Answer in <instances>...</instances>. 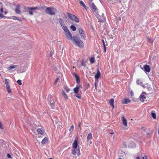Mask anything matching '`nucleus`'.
Returning <instances> with one entry per match:
<instances>
[{
	"label": "nucleus",
	"mask_w": 159,
	"mask_h": 159,
	"mask_svg": "<svg viewBox=\"0 0 159 159\" xmlns=\"http://www.w3.org/2000/svg\"><path fill=\"white\" fill-rule=\"evenodd\" d=\"M72 41L78 47L82 48L84 47V43L80 39L79 37L76 36H73V37Z\"/></svg>",
	"instance_id": "nucleus-1"
},
{
	"label": "nucleus",
	"mask_w": 159,
	"mask_h": 159,
	"mask_svg": "<svg viewBox=\"0 0 159 159\" xmlns=\"http://www.w3.org/2000/svg\"><path fill=\"white\" fill-rule=\"evenodd\" d=\"M45 11L47 14L51 15H54L55 13V9L51 7H47Z\"/></svg>",
	"instance_id": "nucleus-2"
},
{
	"label": "nucleus",
	"mask_w": 159,
	"mask_h": 159,
	"mask_svg": "<svg viewBox=\"0 0 159 159\" xmlns=\"http://www.w3.org/2000/svg\"><path fill=\"white\" fill-rule=\"evenodd\" d=\"M67 15L71 20L75 21L76 22H79V20L76 16L68 12L67 13Z\"/></svg>",
	"instance_id": "nucleus-3"
},
{
	"label": "nucleus",
	"mask_w": 159,
	"mask_h": 159,
	"mask_svg": "<svg viewBox=\"0 0 159 159\" xmlns=\"http://www.w3.org/2000/svg\"><path fill=\"white\" fill-rule=\"evenodd\" d=\"M48 100L50 104L51 107L52 109L54 107V101L53 98L51 96H50L48 97Z\"/></svg>",
	"instance_id": "nucleus-4"
},
{
	"label": "nucleus",
	"mask_w": 159,
	"mask_h": 159,
	"mask_svg": "<svg viewBox=\"0 0 159 159\" xmlns=\"http://www.w3.org/2000/svg\"><path fill=\"white\" fill-rule=\"evenodd\" d=\"M65 34L66 35V38L69 40H73V37L71 34L70 32L69 31H68L65 32Z\"/></svg>",
	"instance_id": "nucleus-5"
},
{
	"label": "nucleus",
	"mask_w": 159,
	"mask_h": 159,
	"mask_svg": "<svg viewBox=\"0 0 159 159\" xmlns=\"http://www.w3.org/2000/svg\"><path fill=\"white\" fill-rule=\"evenodd\" d=\"M91 8V9L94 12L97 13L98 9L93 3L89 4Z\"/></svg>",
	"instance_id": "nucleus-6"
},
{
	"label": "nucleus",
	"mask_w": 159,
	"mask_h": 159,
	"mask_svg": "<svg viewBox=\"0 0 159 159\" xmlns=\"http://www.w3.org/2000/svg\"><path fill=\"white\" fill-rule=\"evenodd\" d=\"M146 94V93L145 92H143L140 95L139 98L141 102H144V100L146 99V97L145 96V95Z\"/></svg>",
	"instance_id": "nucleus-7"
},
{
	"label": "nucleus",
	"mask_w": 159,
	"mask_h": 159,
	"mask_svg": "<svg viewBox=\"0 0 159 159\" xmlns=\"http://www.w3.org/2000/svg\"><path fill=\"white\" fill-rule=\"evenodd\" d=\"M72 153L74 155H75L77 154L78 156L80 154V150L79 149H77L76 148H73L72 150Z\"/></svg>",
	"instance_id": "nucleus-8"
},
{
	"label": "nucleus",
	"mask_w": 159,
	"mask_h": 159,
	"mask_svg": "<svg viewBox=\"0 0 159 159\" xmlns=\"http://www.w3.org/2000/svg\"><path fill=\"white\" fill-rule=\"evenodd\" d=\"M7 143L3 140H0V148H5Z\"/></svg>",
	"instance_id": "nucleus-9"
},
{
	"label": "nucleus",
	"mask_w": 159,
	"mask_h": 159,
	"mask_svg": "<svg viewBox=\"0 0 159 159\" xmlns=\"http://www.w3.org/2000/svg\"><path fill=\"white\" fill-rule=\"evenodd\" d=\"M144 70L146 72H149L150 71V69L149 66L147 65H145L144 66Z\"/></svg>",
	"instance_id": "nucleus-10"
},
{
	"label": "nucleus",
	"mask_w": 159,
	"mask_h": 159,
	"mask_svg": "<svg viewBox=\"0 0 159 159\" xmlns=\"http://www.w3.org/2000/svg\"><path fill=\"white\" fill-rule=\"evenodd\" d=\"M37 131L38 133L41 135H43L44 134V131L43 128H39L38 129Z\"/></svg>",
	"instance_id": "nucleus-11"
},
{
	"label": "nucleus",
	"mask_w": 159,
	"mask_h": 159,
	"mask_svg": "<svg viewBox=\"0 0 159 159\" xmlns=\"http://www.w3.org/2000/svg\"><path fill=\"white\" fill-rule=\"evenodd\" d=\"M15 12L17 14H19L20 13V6L18 5L16 6V8L15 10Z\"/></svg>",
	"instance_id": "nucleus-12"
},
{
	"label": "nucleus",
	"mask_w": 159,
	"mask_h": 159,
	"mask_svg": "<svg viewBox=\"0 0 159 159\" xmlns=\"http://www.w3.org/2000/svg\"><path fill=\"white\" fill-rule=\"evenodd\" d=\"M122 122L124 125L125 126H127V120L125 118L124 116H123L122 117Z\"/></svg>",
	"instance_id": "nucleus-13"
},
{
	"label": "nucleus",
	"mask_w": 159,
	"mask_h": 159,
	"mask_svg": "<svg viewBox=\"0 0 159 159\" xmlns=\"http://www.w3.org/2000/svg\"><path fill=\"white\" fill-rule=\"evenodd\" d=\"M78 145V141L77 140H75L72 146L73 148H76Z\"/></svg>",
	"instance_id": "nucleus-14"
},
{
	"label": "nucleus",
	"mask_w": 159,
	"mask_h": 159,
	"mask_svg": "<svg viewBox=\"0 0 159 159\" xmlns=\"http://www.w3.org/2000/svg\"><path fill=\"white\" fill-rule=\"evenodd\" d=\"M58 21L61 26L65 25V23L64 22V20L62 18H59Z\"/></svg>",
	"instance_id": "nucleus-15"
},
{
	"label": "nucleus",
	"mask_w": 159,
	"mask_h": 159,
	"mask_svg": "<svg viewBox=\"0 0 159 159\" xmlns=\"http://www.w3.org/2000/svg\"><path fill=\"white\" fill-rule=\"evenodd\" d=\"M62 96L64 97L65 100H66L68 98L67 94L65 93L64 90H62Z\"/></svg>",
	"instance_id": "nucleus-16"
},
{
	"label": "nucleus",
	"mask_w": 159,
	"mask_h": 159,
	"mask_svg": "<svg viewBox=\"0 0 159 159\" xmlns=\"http://www.w3.org/2000/svg\"><path fill=\"white\" fill-rule=\"evenodd\" d=\"M100 75V71L99 70H98L95 76V79L96 80H98L99 77Z\"/></svg>",
	"instance_id": "nucleus-17"
},
{
	"label": "nucleus",
	"mask_w": 159,
	"mask_h": 159,
	"mask_svg": "<svg viewBox=\"0 0 159 159\" xmlns=\"http://www.w3.org/2000/svg\"><path fill=\"white\" fill-rule=\"evenodd\" d=\"M8 18H10L11 19H12L15 20H19L20 21H22L21 20V19H19V18H18V17H16V16H11V17H8Z\"/></svg>",
	"instance_id": "nucleus-18"
},
{
	"label": "nucleus",
	"mask_w": 159,
	"mask_h": 159,
	"mask_svg": "<svg viewBox=\"0 0 159 159\" xmlns=\"http://www.w3.org/2000/svg\"><path fill=\"white\" fill-rule=\"evenodd\" d=\"M92 135L91 133H89L87 136V141H89L92 139Z\"/></svg>",
	"instance_id": "nucleus-19"
},
{
	"label": "nucleus",
	"mask_w": 159,
	"mask_h": 159,
	"mask_svg": "<svg viewBox=\"0 0 159 159\" xmlns=\"http://www.w3.org/2000/svg\"><path fill=\"white\" fill-rule=\"evenodd\" d=\"M130 102V100L128 99H125L124 100L122 101V103L123 104H127Z\"/></svg>",
	"instance_id": "nucleus-20"
},
{
	"label": "nucleus",
	"mask_w": 159,
	"mask_h": 159,
	"mask_svg": "<svg viewBox=\"0 0 159 159\" xmlns=\"http://www.w3.org/2000/svg\"><path fill=\"white\" fill-rule=\"evenodd\" d=\"M48 139L47 138L45 137L44 138L42 141L41 143L42 144H46L48 143Z\"/></svg>",
	"instance_id": "nucleus-21"
},
{
	"label": "nucleus",
	"mask_w": 159,
	"mask_h": 159,
	"mask_svg": "<svg viewBox=\"0 0 159 159\" xmlns=\"http://www.w3.org/2000/svg\"><path fill=\"white\" fill-rule=\"evenodd\" d=\"M151 115L153 119H155L156 118V116L154 111H152Z\"/></svg>",
	"instance_id": "nucleus-22"
},
{
	"label": "nucleus",
	"mask_w": 159,
	"mask_h": 159,
	"mask_svg": "<svg viewBox=\"0 0 159 159\" xmlns=\"http://www.w3.org/2000/svg\"><path fill=\"white\" fill-rule=\"evenodd\" d=\"M110 103L111 105L113 107V108H114V100L113 99H111L110 100Z\"/></svg>",
	"instance_id": "nucleus-23"
},
{
	"label": "nucleus",
	"mask_w": 159,
	"mask_h": 159,
	"mask_svg": "<svg viewBox=\"0 0 159 159\" xmlns=\"http://www.w3.org/2000/svg\"><path fill=\"white\" fill-rule=\"evenodd\" d=\"M61 27H62L63 30L65 32H66L68 31H69L68 29L67 28V27L66 26H65V25L62 26Z\"/></svg>",
	"instance_id": "nucleus-24"
},
{
	"label": "nucleus",
	"mask_w": 159,
	"mask_h": 159,
	"mask_svg": "<svg viewBox=\"0 0 159 159\" xmlns=\"http://www.w3.org/2000/svg\"><path fill=\"white\" fill-rule=\"evenodd\" d=\"M80 89V88L78 86H77L76 87L74 88L73 89V90L75 93H78V92L79 91V90Z\"/></svg>",
	"instance_id": "nucleus-25"
},
{
	"label": "nucleus",
	"mask_w": 159,
	"mask_h": 159,
	"mask_svg": "<svg viewBox=\"0 0 159 159\" xmlns=\"http://www.w3.org/2000/svg\"><path fill=\"white\" fill-rule=\"evenodd\" d=\"M80 3L81 5H82L85 9L87 10V7L83 1H80Z\"/></svg>",
	"instance_id": "nucleus-26"
},
{
	"label": "nucleus",
	"mask_w": 159,
	"mask_h": 159,
	"mask_svg": "<svg viewBox=\"0 0 159 159\" xmlns=\"http://www.w3.org/2000/svg\"><path fill=\"white\" fill-rule=\"evenodd\" d=\"M24 9L25 11L29 12L30 11V7H24Z\"/></svg>",
	"instance_id": "nucleus-27"
},
{
	"label": "nucleus",
	"mask_w": 159,
	"mask_h": 159,
	"mask_svg": "<svg viewBox=\"0 0 159 159\" xmlns=\"http://www.w3.org/2000/svg\"><path fill=\"white\" fill-rule=\"evenodd\" d=\"M74 126L73 125H72L71 126L70 128L69 129V130L70 133L72 132L74 129Z\"/></svg>",
	"instance_id": "nucleus-28"
},
{
	"label": "nucleus",
	"mask_w": 159,
	"mask_h": 159,
	"mask_svg": "<svg viewBox=\"0 0 159 159\" xmlns=\"http://www.w3.org/2000/svg\"><path fill=\"white\" fill-rule=\"evenodd\" d=\"M89 60L90 63L91 64H93L94 62L95 61L94 58L93 57H92L89 59Z\"/></svg>",
	"instance_id": "nucleus-29"
},
{
	"label": "nucleus",
	"mask_w": 159,
	"mask_h": 159,
	"mask_svg": "<svg viewBox=\"0 0 159 159\" xmlns=\"http://www.w3.org/2000/svg\"><path fill=\"white\" fill-rule=\"evenodd\" d=\"M74 96L79 99H80L81 98V96L79 95L78 94V93H75Z\"/></svg>",
	"instance_id": "nucleus-30"
},
{
	"label": "nucleus",
	"mask_w": 159,
	"mask_h": 159,
	"mask_svg": "<svg viewBox=\"0 0 159 159\" xmlns=\"http://www.w3.org/2000/svg\"><path fill=\"white\" fill-rule=\"evenodd\" d=\"M17 66H16V65L10 66L9 67L8 69L9 70H11L12 69L15 68V67H16Z\"/></svg>",
	"instance_id": "nucleus-31"
},
{
	"label": "nucleus",
	"mask_w": 159,
	"mask_h": 159,
	"mask_svg": "<svg viewBox=\"0 0 159 159\" xmlns=\"http://www.w3.org/2000/svg\"><path fill=\"white\" fill-rule=\"evenodd\" d=\"M5 83L6 86V87H10L9 84V83L8 81V80L7 79H5Z\"/></svg>",
	"instance_id": "nucleus-32"
},
{
	"label": "nucleus",
	"mask_w": 159,
	"mask_h": 159,
	"mask_svg": "<svg viewBox=\"0 0 159 159\" xmlns=\"http://www.w3.org/2000/svg\"><path fill=\"white\" fill-rule=\"evenodd\" d=\"M64 88L65 89L66 91V93H68L69 92L70 89L69 88H68L67 86H65L64 87Z\"/></svg>",
	"instance_id": "nucleus-33"
},
{
	"label": "nucleus",
	"mask_w": 159,
	"mask_h": 159,
	"mask_svg": "<svg viewBox=\"0 0 159 159\" xmlns=\"http://www.w3.org/2000/svg\"><path fill=\"white\" fill-rule=\"evenodd\" d=\"M78 30L80 34L84 33V30L81 28H79Z\"/></svg>",
	"instance_id": "nucleus-34"
},
{
	"label": "nucleus",
	"mask_w": 159,
	"mask_h": 159,
	"mask_svg": "<svg viewBox=\"0 0 159 159\" xmlns=\"http://www.w3.org/2000/svg\"><path fill=\"white\" fill-rule=\"evenodd\" d=\"M70 28L74 31H75L76 30V27L73 25H71L70 26Z\"/></svg>",
	"instance_id": "nucleus-35"
},
{
	"label": "nucleus",
	"mask_w": 159,
	"mask_h": 159,
	"mask_svg": "<svg viewBox=\"0 0 159 159\" xmlns=\"http://www.w3.org/2000/svg\"><path fill=\"white\" fill-rule=\"evenodd\" d=\"M80 35L82 39H85L86 36L85 34H84V33L82 34H80Z\"/></svg>",
	"instance_id": "nucleus-36"
},
{
	"label": "nucleus",
	"mask_w": 159,
	"mask_h": 159,
	"mask_svg": "<svg viewBox=\"0 0 159 159\" xmlns=\"http://www.w3.org/2000/svg\"><path fill=\"white\" fill-rule=\"evenodd\" d=\"M6 89L7 92L8 93L11 92V89L10 88V87H6Z\"/></svg>",
	"instance_id": "nucleus-37"
},
{
	"label": "nucleus",
	"mask_w": 159,
	"mask_h": 159,
	"mask_svg": "<svg viewBox=\"0 0 159 159\" xmlns=\"http://www.w3.org/2000/svg\"><path fill=\"white\" fill-rule=\"evenodd\" d=\"M38 9V7H30V11H34L37 9Z\"/></svg>",
	"instance_id": "nucleus-38"
},
{
	"label": "nucleus",
	"mask_w": 159,
	"mask_h": 159,
	"mask_svg": "<svg viewBox=\"0 0 159 159\" xmlns=\"http://www.w3.org/2000/svg\"><path fill=\"white\" fill-rule=\"evenodd\" d=\"M147 39L148 40V41L150 43H153V41L152 39H151L149 37H147Z\"/></svg>",
	"instance_id": "nucleus-39"
},
{
	"label": "nucleus",
	"mask_w": 159,
	"mask_h": 159,
	"mask_svg": "<svg viewBox=\"0 0 159 159\" xmlns=\"http://www.w3.org/2000/svg\"><path fill=\"white\" fill-rule=\"evenodd\" d=\"M74 75L76 80L78 79L79 78L77 75L75 73H74Z\"/></svg>",
	"instance_id": "nucleus-40"
},
{
	"label": "nucleus",
	"mask_w": 159,
	"mask_h": 159,
	"mask_svg": "<svg viewBox=\"0 0 159 159\" xmlns=\"http://www.w3.org/2000/svg\"><path fill=\"white\" fill-rule=\"evenodd\" d=\"M17 82L19 85H22V83L21 82V81L20 80H18L17 81Z\"/></svg>",
	"instance_id": "nucleus-41"
},
{
	"label": "nucleus",
	"mask_w": 159,
	"mask_h": 159,
	"mask_svg": "<svg viewBox=\"0 0 159 159\" xmlns=\"http://www.w3.org/2000/svg\"><path fill=\"white\" fill-rule=\"evenodd\" d=\"M98 20H99V21H101V22H104L105 20L104 19L103 20H102L101 19H100V18H98Z\"/></svg>",
	"instance_id": "nucleus-42"
},
{
	"label": "nucleus",
	"mask_w": 159,
	"mask_h": 159,
	"mask_svg": "<svg viewBox=\"0 0 159 159\" xmlns=\"http://www.w3.org/2000/svg\"><path fill=\"white\" fill-rule=\"evenodd\" d=\"M81 65L82 66H86V64L83 61L81 63Z\"/></svg>",
	"instance_id": "nucleus-43"
},
{
	"label": "nucleus",
	"mask_w": 159,
	"mask_h": 159,
	"mask_svg": "<svg viewBox=\"0 0 159 159\" xmlns=\"http://www.w3.org/2000/svg\"><path fill=\"white\" fill-rule=\"evenodd\" d=\"M58 78H57L56 79V80H55V81L54 82V84H57V82L58 81Z\"/></svg>",
	"instance_id": "nucleus-44"
},
{
	"label": "nucleus",
	"mask_w": 159,
	"mask_h": 159,
	"mask_svg": "<svg viewBox=\"0 0 159 159\" xmlns=\"http://www.w3.org/2000/svg\"><path fill=\"white\" fill-rule=\"evenodd\" d=\"M4 16L2 14V13H0V17H1V18H3L4 17Z\"/></svg>",
	"instance_id": "nucleus-45"
},
{
	"label": "nucleus",
	"mask_w": 159,
	"mask_h": 159,
	"mask_svg": "<svg viewBox=\"0 0 159 159\" xmlns=\"http://www.w3.org/2000/svg\"><path fill=\"white\" fill-rule=\"evenodd\" d=\"M29 14L30 15H33V14L32 12V11H29Z\"/></svg>",
	"instance_id": "nucleus-46"
},
{
	"label": "nucleus",
	"mask_w": 159,
	"mask_h": 159,
	"mask_svg": "<svg viewBox=\"0 0 159 159\" xmlns=\"http://www.w3.org/2000/svg\"><path fill=\"white\" fill-rule=\"evenodd\" d=\"M7 157L8 158H11V156L10 154H7Z\"/></svg>",
	"instance_id": "nucleus-47"
},
{
	"label": "nucleus",
	"mask_w": 159,
	"mask_h": 159,
	"mask_svg": "<svg viewBox=\"0 0 159 159\" xmlns=\"http://www.w3.org/2000/svg\"><path fill=\"white\" fill-rule=\"evenodd\" d=\"M0 128L1 129H3V126L1 125V123L0 121Z\"/></svg>",
	"instance_id": "nucleus-48"
},
{
	"label": "nucleus",
	"mask_w": 159,
	"mask_h": 159,
	"mask_svg": "<svg viewBox=\"0 0 159 159\" xmlns=\"http://www.w3.org/2000/svg\"><path fill=\"white\" fill-rule=\"evenodd\" d=\"M76 81L77 83H78L80 82V80L79 78L78 79L76 80Z\"/></svg>",
	"instance_id": "nucleus-49"
},
{
	"label": "nucleus",
	"mask_w": 159,
	"mask_h": 159,
	"mask_svg": "<svg viewBox=\"0 0 159 159\" xmlns=\"http://www.w3.org/2000/svg\"><path fill=\"white\" fill-rule=\"evenodd\" d=\"M93 0H89V4H91L92 3H93L92 2L93 1Z\"/></svg>",
	"instance_id": "nucleus-50"
},
{
	"label": "nucleus",
	"mask_w": 159,
	"mask_h": 159,
	"mask_svg": "<svg viewBox=\"0 0 159 159\" xmlns=\"http://www.w3.org/2000/svg\"><path fill=\"white\" fill-rule=\"evenodd\" d=\"M131 95L132 97L134 95V93L132 91H131Z\"/></svg>",
	"instance_id": "nucleus-51"
},
{
	"label": "nucleus",
	"mask_w": 159,
	"mask_h": 159,
	"mask_svg": "<svg viewBox=\"0 0 159 159\" xmlns=\"http://www.w3.org/2000/svg\"><path fill=\"white\" fill-rule=\"evenodd\" d=\"M137 83L138 84H140L139 83H141V82H139V80H137Z\"/></svg>",
	"instance_id": "nucleus-52"
},
{
	"label": "nucleus",
	"mask_w": 159,
	"mask_h": 159,
	"mask_svg": "<svg viewBox=\"0 0 159 159\" xmlns=\"http://www.w3.org/2000/svg\"><path fill=\"white\" fill-rule=\"evenodd\" d=\"M0 11L2 13L3 12V8L2 7L0 10Z\"/></svg>",
	"instance_id": "nucleus-53"
},
{
	"label": "nucleus",
	"mask_w": 159,
	"mask_h": 159,
	"mask_svg": "<svg viewBox=\"0 0 159 159\" xmlns=\"http://www.w3.org/2000/svg\"><path fill=\"white\" fill-rule=\"evenodd\" d=\"M104 48V51L105 52L106 51V47L105 45H104V46H103Z\"/></svg>",
	"instance_id": "nucleus-54"
},
{
	"label": "nucleus",
	"mask_w": 159,
	"mask_h": 159,
	"mask_svg": "<svg viewBox=\"0 0 159 159\" xmlns=\"http://www.w3.org/2000/svg\"><path fill=\"white\" fill-rule=\"evenodd\" d=\"M102 42L103 43V46H104V45H105V42H104V40L102 39Z\"/></svg>",
	"instance_id": "nucleus-55"
},
{
	"label": "nucleus",
	"mask_w": 159,
	"mask_h": 159,
	"mask_svg": "<svg viewBox=\"0 0 159 159\" xmlns=\"http://www.w3.org/2000/svg\"><path fill=\"white\" fill-rule=\"evenodd\" d=\"M144 158H145V159H148V157L146 156H144Z\"/></svg>",
	"instance_id": "nucleus-56"
},
{
	"label": "nucleus",
	"mask_w": 159,
	"mask_h": 159,
	"mask_svg": "<svg viewBox=\"0 0 159 159\" xmlns=\"http://www.w3.org/2000/svg\"><path fill=\"white\" fill-rule=\"evenodd\" d=\"M136 159H140L139 157H136Z\"/></svg>",
	"instance_id": "nucleus-57"
},
{
	"label": "nucleus",
	"mask_w": 159,
	"mask_h": 159,
	"mask_svg": "<svg viewBox=\"0 0 159 159\" xmlns=\"http://www.w3.org/2000/svg\"><path fill=\"white\" fill-rule=\"evenodd\" d=\"M80 123H79V127H80Z\"/></svg>",
	"instance_id": "nucleus-58"
},
{
	"label": "nucleus",
	"mask_w": 159,
	"mask_h": 159,
	"mask_svg": "<svg viewBox=\"0 0 159 159\" xmlns=\"http://www.w3.org/2000/svg\"><path fill=\"white\" fill-rule=\"evenodd\" d=\"M119 20H120L121 19V18L120 17H119Z\"/></svg>",
	"instance_id": "nucleus-59"
},
{
	"label": "nucleus",
	"mask_w": 159,
	"mask_h": 159,
	"mask_svg": "<svg viewBox=\"0 0 159 159\" xmlns=\"http://www.w3.org/2000/svg\"><path fill=\"white\" fill-rule=\"evenodd\" d=\"M147 134L148 135L150 134V133H147Z\"/></svg>",
	"instance_id": "nucleus-60"
},
{
	"label": "nucleus",
	"mask_w": 159,
	"mask_h": 159,
	"mask_svg": "<svg viewBox=\"0 0 159 159\" xmlns=\"http://www.w3.org/2000/svg\"><path fill=\"white\" fill-rule=\"evenodd\" d=\"M7 12L6 11H5V14H7Z\"/></svg>",
	"instance_id": "nucleus-61"
},
{
	"label": "nucleus",
	"mask_w": 159,
	"mask_h": 159,
	"mask_svg": "<svg viewBox=\"0 0 159 159\" xmlns=\"http://www.w3.org/2000/svg\"><path fill=\"white\" fill-rule=\"evenodd\" d=\"M110 134H114V132H112L111 133H110Z\"/></svg>",
	"instance_id": "nucleus-62"
},
{
	"label": "nucleus",
	"mask_w": 159,
	"mask_h": 159,
	"mask_svg": "<svg viewBox=\"0 0 159 159\" xmlns=\"http://www.w3.org/2000/svg\"><path fill=\"white\" fill-rule=\"evenodd\" d=\"M143 159H145L144 156L142 157Z\"/></svg>",
	"instance_id": "nucleus-63"
},
{
	"label": "nucleus",
	"mask_w": 159,
	"mask_h": 159,
	"mask_svg": "<svg viewBox=\"0 0 159 159\" xmlns=\"http://www.w3.org/2000/svg\"><path fill=\"white\" fill-rule=\"evenodd\" d=\"M0 4H1V5H2V2H0Z\"/></svg>",
	"instance_id": "nucleus-64"
}]
</instances>
